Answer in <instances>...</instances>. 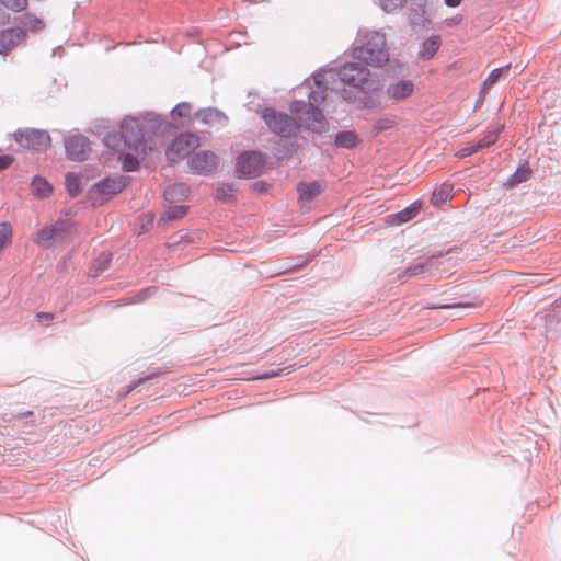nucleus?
Returning <instances> with one entry per match:
<instances>
[{"label":"nucleus","instance_id":"423d86ee","mask_svg":"<svg viewBox=\"0 0 561 561\" xmlns=\"http://www.w3.org/2000/svg\"><path fill=\"white\" fill-rule=\"evenodd\" d=\"M290 110L298 115L299 121L306 128L316 133H322L325 129L327 123L324 116L316 106L296 101L291 104Z\"/></svg>","mask_w":561,"mask_h":561},{"label":"nucleus","instance_id":"4c0bfd02","mask_svg":"<svg viewBox=\"0 0 561 561\" xmlns=\"http://www.w3.org/2000/svg\"><path fill=\"white\" fill-rule=\"evenodd\" d=\"M420 271H422V266H415V267H411V268L408 270V272L411 275H416Z\"/></svg>","mask_w":561,"mask_h":561},{"label":"nucleus","instance_id":"f257e3e1","mask_svg":"<svg viewBox=\"0 0 561 561\" xmlns=\"http://www.w3.org/2000/svg\"><path fill=\"white\" fill-rule=\"evenodd\" d=\"M107 147L121 152L118 159L125 171H135L139 167V159L147 154V146L142 140L140 125L136 118L126 117L121 124V130L108 133L104 137Z\"/></svg>","mask_w":561,"mask_h":561},{"label":"nucleus","instance_id":"c756f323","mask_svg":"<svg viewBox=\"0 0 561 561\" xmlns=\"http://www.w3.org/2000/svg\"><path fill=\"white\" fill-rule=\"evenodd\" d=\"M381 8L388 12L392 13L400 9H402L405 4L407 0H379Z\"/></svg>","mask_w":561,"mask_h":561},{"label":"nucleus","instance_id":"bb28decb","mask_svg":"<svg viewBox=\"0 0 561 561\" xmlns=\"http://www.w3.org/2000/svg\"><path fill=\"white\" fill-rule=\"evenodd\" d=\"M22 24L31 32L41 31L45 26L44 22L41 19L32 16L30 14H26L22 18Z\"/></svg>","mask_w":561,"mask_h":561},{"label":"nucleus","instance_id":"393cba45","mask_svg":"<svg viewBox=\"0 0 561 561\" xmlns=\"http://www.w3.org/2000/svg\"><path fill=\"white\" fill-rule=\"evenodd\" d=\"M335 144L343 148H354L358 144V137L354 131H341L335 137Z\"/></svg>","mask_w":561,"mask_h":561},{"label":"nucleus","instance_id":"c9c22d12","mask_svg":"<svg viewBox=\"0 0 561 561\" xmlns=\"http://www.w3.org/2000/svg\"><path fill=\"white\" fill-rule=\"evenodd\" d=\"M36 317L39 321H47V322L53 321L55 318V316L50 312H38L36 314Z\"/></svg>","mask_w":561,"mask_h":561},{"label":"nucleus","instance_id":"412c9836","mask_svg":"<svg viewBox=\"0 0 561 561\" xmlns=\"http://www.w3.org/2000/svg\"><path fill=\"white\" fill-rule=\"evenodd\" d=\"M440 37L439 36H432L428 39H426L422 48L419 53V56L421 59L428 60L434 57L438 48L440 47Z\"/></svg>","mask_w":561,"mask_h":561},{"label":"nucleus","instance_id":"f3484780","mask_svg":"<svg viewBox=\"0 0 561 561\" xmlns=\"http://www.w3.org/2000/svg\"><path fill=\"white\" fill-rule=\"evenodd\" d=\"M125 179L124 176H118L115 179H105L96 184V188L101 194L104 195H115L123 191L125 187Z\"/></svg>","mask_w":561,"mask_h":561},{"label":"nucleus","instance_id":"dca6fc26","mask_svg":"<svg viewBox=\"0 0 561 561\" xmlns=\"http://www.w3.org/2000/svg\"><path fill=\"white\" fill-rule=\"evenodd\" d=\"M500 130L489 131L484 137L479 139L477 142H472L459 150L458 156L461 158L468 157L477 152L478 150L489 147L494 144L497 139Z\"/></svg>","mask_w":561,"mask_h":561},{"label":"nucleus","instance_id":"e433bc0d","mask_svg":"<svg viewBox=\"0 0 561 561\" xmlns=\"http://www.w3.org/2000/svg\"><path fill=\"white\" fill-rule=\"evenodd\" d=\"M445 4L450 8L459 7L462 2V0H444Z\"/></svg>","mask_w":561,"mask_h":561},{"label":"nucleus","instance_id":"9d476101","mask_svg":"<svg viewBox=\"0 0 561 561\" xmlns=\"http://www.w3.org/2000/svg\"><path fill=\"white\" fill-rule=\"evenodd\" d=\"M416 91V85L412 80L400 79L388 84L386 96L393 103H400L409 99Z\"/></svg>","mask_w":561,"mask_h":561},{"label":"nucleus","instance_id":"39448f33","mask_svg":"<svg viewBox=\"0 0 561 561\" xmlns=\"http://www.w3.org/2000/svg\"><path fill=\"white\" fill-rule=\"evenodd\" d=\"M13 138L20 147L33 151H46L51 146L50 135L44 129L20 128Z\"/></svg>","mask_w":561,"mask_h":561},{"label":"nucleus","instance_id":"2eb2a0df","mask_svg":"<svg viewBox=\"0 0 561 561\" xmlns=\"http://www.w3.org/2000/svg\"><path fill=\"white\" fill-rule=\"evenodd\" d=\"M199 121L210 127H222L227 124L228 117L216 108H205L197 113Z\"/></svg>","mask_w":561,"mask_h":561},{"label":"nucleus","instance_id":"ddd939ff","mask_svg":"<svg viewBox=\"0 0 561 561\" xmlns=\"http://www.w3.org/2000/svg\"><path fill=\"white\" fill-rule=\"evenodd\" d=\"M190 164L197 173H208L216 168L217 158L213 152L202 151L192 158Z\"/></svg>","mask_w":561,"mask_h":561},{"label":"nucleus","instance_id":"5701e85b","mask_svg":"<svg viewBox=\"0 0 561 561\" xmlns=\"http://www.w3.org/2000/svg\"><path fill=\"white\" fill-rule=\"evenodd\" d=\"M511 69V64L492 70L482 84V93H486Z\"/></svg>","mask_w":561,"mask_h":561},{"label":"nucleus","instance_id":"4468645a","mask_svg":"<svg viewBox=\"0 0 561 561\" xmlns=\"http://www.w3.org/2000/svg\"><path fill=\"white\" fill-rule=\"evenodd\" d=\"M325 188L323 181L300 182L297 185L298 198L302 203H307L320 195Z\"/></svg>","mask_w":561,"mask_h":561},{"label":"nucleus","instance_id":"a211bd4d","mask_svg":"<svg viewBox=\"0 0 561 561\" xmlns=\"http://www.w3.org/2000/svg\"><path fill=\"white\" fill-rule=\"evenodd\" d=\"M420 210H421V205L417 203H414V204L408 206L407 208H404L403 210L389 216L388 221L392 225H401V224L408 222L409 220L416 217L417 214L420 213Z\"/></svg>","mask_w":561,"mask_h":561},{"label":"nucleus","instance_id":"f03ea898","mask_svg":"<svg viewBox=\"0 0 561 561\" xmlns=\"http://www.w3.org/2000/svg\"><path fill=\"white\" fill-rule=\"evenodd\" d=\"M354 57L367 65L381 67L389 60L385 35L378 32L367 33L363 45L354 49Z\"/></svg>","mask_w":561,"mask_h":561},{"label":"nucleus","instance_id":"9b49d317","mask_svg":"<svg viewBox=\"0 0 561 561\" xmlns=\"http://www.w3.org/2000/svg\"><path fill=\"white\" fill-rule=\"evenodd\" d=\"M65 148L69 159L83 161L90 152L88 139L82 135H73L65 140Z\"/></svg>","mask_w":561,"mask_h":561},{"label":"nucleus","instance_id":"20e7f679","mask_svg":"<svg viewBox=\"0 0 561 561\" xmlns=\"http://www.w3.org/2000/svg\"><path fill=\"white\" fill-rule=\"evenodd\" d=\"M341 80L350 85L359 88L365 92L375 91L378 88V81L370 71L357 64H347L340 71Z\"/></svg>","mask_w":561,"mask_h":561},{"label":"nucleus","instance_id":"1a4fd4ad","mask_svg":"<svg viewBox=\"0 0 561 561\" xmlns=\"http://www.w3.org/2000/svg\"><path fill=\"white\" fill-rule=\"evenodd\" d=\"M264 167V159L259 152H244L237 161V172L248 178L261 175Z\"/></svg>","mask_w":561,"mask_h":561},{"label":"nucleus","instance_id":"6e6552de","mask_svg":"<svg viewBox=\"0 0 561 561\" xmlns=\"http://www.w3.org/2000/svg\"><path fill=\"white\" fill-rule=\"evenodd\" d=\"M263 118L274 133L283 137L291 136L299 129V125L289 115L272 108L263 111Z\"/></svg>","mask_w":561,"mask_h":561},{"label":"nucleus","instance_id":"0eeeda50","mask_svg":"<svg viewBox=\"0 0 561 561\" xmlns=\"http://www.w3.org/2000/svg\"><path fill=\"white\" fill-rule=\"evenodd\" d=\"M199 147V137L192 133H182L171 142L165 151L170 162H178L188 157Z\"/></svg>","mask_w":561,"mask_h":561},{"label":"nucleus","instance_id":"b1692460","mask_svg":"<svg viewBox=\"0 0 561 561\" xmlns=\"http://www.w3.org/2000/svg\"><path fill=\"white\" fill-rule=\"evenodd\" d=\"M397 127V117L391 114L383 115L374 121L373 128L375 131L380 133Z\"/></svg>","mask_w":561,"mask_h":561},{"label":"nucleus","instance_id":"7c9ffc66","mask_svg":"<svg viewBox=\"0 0 561 561\" xmlns=\"http://www.w3.org/2000/svg\"><path fill=\"white\" fill-rule=\"evenodd\" d=\"M0 2L13 12H21L27 7V0H0Z\"/></svg>","mask_w":561,"mask_h":561},{"label":"nucleus","instance_id":"473e14b6","mask_svg":"<svg viewBox=\"0 0 561 561\" xmlns=\"http://www.w3.org/2000/svg\"><path fill=\"white\" fill-rule=\"evenodd\" d=\"M530 175V171L527 169H518L516 173L513 175V181L515 183H520L526 181Z\"/></svg>","mask_w":561,"mask_h":561},{"label":"nucleus","instance_id":"cd10ccee","mask_svg":"<svg viewBox=\"0 0 561 561\" xmlns=\"http://www.w3.org/2000/svg\"><path fill=\"white\" fill-rule=\"evenodd\" d=\"M66 187L71 196H76L80 192L79 178L73 173L66 174Z\"/></svg>","mask_w":561,"mask_h":561},{"label":"nucleus","instance_id":"7ed1b4c3","mask_svg":"<svg viewBox=\"0 0 561 561\" xmlns=\"http://www.w3.org/2000/svg\"><path fill=\"white\" fill-rule=\"evenodd\" d=\"M75 225L70 220H57L51 225L44 226L33 237V242L38 247L48 249L57 242L66 240L73 232Z\"/></svg>","mask_w":561,"mask_h":561},{"label":"nucleus","instance_id":"aec40b11","mask_svg":"<svg viewBox=\"0 0 561 561\" xmlns=\"http://www.w3.org/2000/svg\"><path fill=\"white\" fill-rule=\"evenodd\" d=\"M31 192L38 198H46L51 194L53 187L44 178L35 176L31 183Z\"/></svg>","mask_w":561,"mask_h":561},{"label":"nucleus","instance_id":"72a5a7b5","mask_svg":"<svg viewBox=\"0 0 561 561\" xmlns=\"http://www.w3.org/2000/svg\"><path fill=\"white\" fill-rule=\"evenodd\" d=\"M323 100V92L312 91L309 95V103L307 105L314 106V104H320Z\"/></svg>","mask_w":561,"mask_h":561},{"label":"nucleus","instance_id":"a878e982","mask_svg":"<svg viewBox=\"0 0 561 561\" xmlns=\"http://www.w3.org/2000/svg\"><path fill=\"white\" fill-rule=\"evenodd\" d=\"M13 229L10 222H0V253L11 244Z\"/></svg>","mask_w":561,"mask_h":561},{"label":"nucleus","instance_id":"6ab92c4d","mask_svg":"<svg viewBox=\"0 0 561 561\" xmlns=\"http://www.w3.org/2000/svg\"><path fill=\"white\" fill-rule=\"evenodd\" d=\"M188 195V187L183 183L168 186L164 190V198L170 203H176L185 199Z\"/></svg>","mask_w":561,"mask_h":561},{"label":"nucleus","instance_id":"f8f14e48","mask_svg":"<svg viewBox=\"0 0 561 561\" xmlns=\"http://www.w3.org/2000/svg\"><path fill=\"white\" fill-rule=\"evenodd\" d=\"M25 36V31L20 27L0 31V55H8L24 41Z\"/></svg>","mask_w":561,"mask_h":561},{"label":"nucleus","instance_id":"c85d7f7f","mask_svg":"<svg viewBox=\"0 0 561 561\" xmlns=\"http://www.w3.org/2000/svg\"><path fill=\"white\" fill-rule=\"evenodd\" d=\"M187 207L183 205H176L165 210L164 216L169 220L180 219L186 215Z\"/></svg>","mask_w":561,"mask_h":561},{"label":"nucleus","instance_id":"2f4dec72","mask_svg":"<svg viewBox=\"0 0 561 561\" xmlns=\"http://www.w3.org/2000/svg\"><path fill=\"white\" fill-rule=\"evenodd\" d=\"M191 110L192 106L188 103H181L173 108L172 113L174 116L184 117L190 115Z\"/></svg>","mask_w":561,"mask_h":561},{"label":"nucleus","instance_id":"4be33fe9","mask_svg":"<svg viewBox=\"0 0 561 561\" xmlns=\"http://www.w3.org/2000/svg\"><path fill=\"white\" fill-rule=\"evenodd\" d=\"M453 185L449 183H443L436 188L432 195V203L436 206L446 204L453 195Z\"/></svg>","mask_w":561,"mask_h":561},{"label":"nucleus","instance_id":"f704fd0d","mask_svg":"<svg viewBox=\"0 0 561 561\" xmlns=\"http://www.w3.org/2000/svg\"><path fill=\"white\" fill-rule=\"evenodd\" d=\"M14 159L10 154L0 156V171L8 169Z\"/></svg>","mask_w":561,"mask_h":561}]
</instances>
